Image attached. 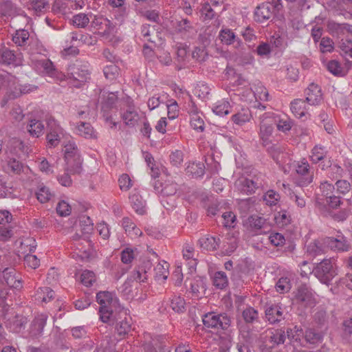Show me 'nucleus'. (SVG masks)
Masks as SVG:
<instances>
[{"label": "nucleus", "mask_w": 352, "mask_h": 352, "mask_svg": "<svg viewBox=\"0 0 352 352\" xmlns=\"http://www.w3.org/2000/svg\"><path fill=\"white\" fill-rule=\"evenodd\" d=\"M202 320L205 327L218 333L228 331L232 324L231 318L225 313L209 312L204 316Z\"/></svg>", "instance_id": "1"}, {"label": "nucleus", "mask_w": 352, "mask_h": 352, "mask_svg": "<svg viewBox=\"0 0 352 352\" xmlns=\"http://www.w3.org/2000/svg\"><path fill=\"white\" fill-rule=\"evenodd\" d=\"M65 160L67 166V170L72 173H80L82 171V160L75 144L69 143L65 146Z\"/></svg>", "instance_id": "2"}, {"label": "nucleus", "mask_w": 352, "mask_h": 352, "mask_svg": "<svg viewBox=\"0 0 352 352\" xmlns=\"http://www.w3.org/2000/svg\"><path fill=\"white\" fill-rule=\"evenodd\" d=\"M259 132L260 140L263 146H267L271 144L270 137L273 132L272 113L265 112L259 115Z\"/></svg>", "instance_id": "3"}, {"label": "nucleus", "mask_w": 352, "mask_h": 352, "mask_svg": "<svg viewBox=\"0 0 352 352\" xmlns=\"http://www.w3.org/2000/svg\"><path fill=\"white\" fill-rule=\"evenodd\" d=\"M312 273L322 283L329 285L337 273L329 259H323L312 270Z\"/></svg>", "instance_id": "4"}, {"label": "nucleus", "mask_w": 352, "mask_h": 352, "mask_svg": "<svg viewBox=\"0 0 352 352\" xmlns=\"http://www.w3.org/2000/svg\"><path fill=\"white\" fill-rule=\"evenodd\" d=\"M47 146L49 148L57 146L63 135V129L54 118H50L47 120Z\"/></svg>", "instance_id": "5"}, {"label": "nucleus", "mask_w": 352, "mask_h": 352, "mask_svg": "<svg viewBox=\"0 0 352 352\" xmlns=\"http://www.w3.org/2000/svg\"><path fill=\"white\" fill-rule=\"evenodd\" d=\"M71 83L76 87H80L90 78V72L86 65H73L69 67Z\"/></svg>", "instance_id": "6"}, {"label": "nucleus", "mask_w": 352, "mask_h": 352, "mask_svg": "<svg viewBox=\"0 0 352 352\" xmlns=\"http://www.w3.org/2000/svg\"><path fill=\"white\" fill-rule=\"evenodd\" d=\"M237 191L242 195H252L256 190L262 186V182L258 178L239 177L234 183Z\"/></svg>", "instance_id": "7"}, {"label": "nucleus", "mask_w": 352, "mask_h": 352, "mask_svg": "<svg viewBox=\"0 0 352 352\" xmlns=\"http://www.w3.org/2000/svg\"><path fill=\"white\" fill-rule=\"evenodd\" d=\"M324 243L331 250L336 252H346L350 248L347 239L340 231L335 236L327 237Z\"/></svg>", "instance_id": "8"}, {"label": "nucleus", "mask_w": 352, "mask_h": 352, "mask_svg": "<svg viewBox=\"0 0 352 352\" xmlns=\"http://www.w3.org/2000/svg\"><path fill=\"white\" fill-rule=\"evenodd\" d=\"M296 173L301 177L300 186H304L311 184L313 181V173L310 170V166L307 161L303 159L296 166Z\"/></svg>", "instance_id": "9"}, {"label": "nucleus", "mask_w": 352, "mask_h": 352, "mask_svg": "<svg viewBox=\"0 0 352 352\" xmlns=\"http://www.w3.org/2000/svg\"><path fill=\"white\" fill-rule=\"evenodd\" d=\"M21 54H15L13 50L8 48L0 51V64L4 65L19 66L22 65Z\"/></svg>", "instance_id": "10"}, {"label": "nucleus", "mask_w": 352, "mask_h": 352, "mask_svg": "<svg viewBox=\"0 0 352 352\" xmlns=\"http://www.w3.org/2000/svg\"><path fill=\"white\" fill-rule=\"evenodd\" d=\"M274 13V6L271 3H263L258 6L254 10V20L259 23H263L269 20Z\"/></svg>", "instance_id": "11"}, {"label": "nucleus", "mask_w": 352, "mask_h": 352, "mask_svg": "<svg viewBox=\"0 0 352 352\" xmlns=\"http://www.w3.org/2000/svg\"><path fill=\"white\" fill-rule=\"evenodd\" d=\"M31 63L34 68L42 74L52 76L54 73V67L52 62L45 58H31Z\"/></svg>", "instance_id": "12"}, {"label": "nucleus", "mask_w": 352, "mask_h": 352, "mask_svg": "<svg viewBox=\"0 0 352 352\" xmlns=\"http://www.w3.org/2000/svg\"><path fill=\"white\" fill-rule=\"evenodd\" d=\"M294 298L305 305H311L314 303V298L312 290L305 284L299 285L294 292Z\"/></svg>", "instance_id": "13"}, {"label": "nucleus", "mask_w": 352, "mask_h": 352, "mask_svg": "<svg viewBox=\"0 0 352 352\" xmlns=\"http://www.w3.org/2000/svg\"><path fill=\"white\" fill-rule=\"evenodd\" d=\"M47 316L44 314L37 315L31 323L29 334L32 338H38L43 334L46 324Z\"/></svg>", "instance_id": "14"}, {"label": "nucleus", "mask_w": 352, "mask_h": 352, "mask_svg": "<svg viewBox=\"0 0 352 352\" xmlns=\"http://www.w3.org/2000/svg\"><path fill=\"white\" fill-rule=\"evenodd\" d=\"M73 239L74 241H79L80 240V237L78 234H76L73 236ZM81 241H82L78 242L75 244L76 245V249L78 250L77 255L80 258L81 260L88 259L91 256V242L88 239L87 236H85L81 239Z\"/></svg>", "instance_id": "15"}, {"label": "nucleus", "mask_w": 352, "mask_h": 352, "mask_svg": "<svg viewBox=\"0 0 352 352\" xmlns=\"http://www.w3.org/2000/svg\"><path fill=\"white\" fill-rule=\"evenodd\" d=\"M91 25L98 30H101L103 34H109L113 29L112 23L101 15L93 14Z\"/></svg>", "instance_id": "16"}, {"label": "nucleus", "mask_w": 352, "mask_h": 352, "mask_svg": "<svg viewBox=\"0 0 352 352\" xmlns=\"http://www.w3.org/2000/svg\"><path fill=\"white\" fill-rule=\"evenodd\" d=\"M118 320L115 322L116 329L119 336H125L131 329V318L126 317V311H121L118 314Z\"/></svg>", "instance_id": "17"}, {"label": "nucleus", "mask_w": 352, "mask_h": 352, "mask_svg": "<svg viewBox=\"0 0 352 352\" xmlns=\"http://www.w3.org/2000/svg\"><path fill=\"white\" fill-rule=\"evenodd\" d=\"M306 101L310 105H317L322 100L320 87L314 83L309 85L306 90Z\"/></svg>", "instance_id": "18"}, {"label": "nucleus", "mask_w": 352, "mask_h": 352, "mask_svg": "<svg viewBox=\"0 0 352 352\" xmlns=\"http://www.w3.org/2000/svg\"><path fill=\"white\" fill-rule=\"evenodd\" d=\"M265 317L271 324L280 321L283 318L281 307L277 304H267Z\"/></svg>", "instance_id": "19"}, {"label": "nucleus", "mask_w": 352, "mask_h": 352, "mask_svg": "<svg viewBox=\"0 0 352 352\" xmlns=\"http://www.w3.org/2000/svg\"><path fill=\"white\" fill-rule=\"evenodd\" d=\"M100 98L102 111H107L115 106L118 99V92L103 91Z\"/></svg>", "instance_id": "20"}, {"label": "nucleus", "mask_w": 352, "mask_h": 352, "mask_svg": "<svg viewBox=\"0 0 352 352\" xmlns=\"http://www.w3.org/2000/svg\"><path fill=\"white\" fill-rule=\"evenodd\" d=\"M219 38L221 41L226 45H234L235 47H239L241 45V41L236 38L234 32L228 28L222 29L219 32Z\"/></svg>", "instance_id": "21"}, {"label": "nucleus", "mask_w": 352, "mask_h": 352, "mask_svg": "<svg viewBox=\"0 0 352 352\" xmlns=\"http://www.w3.org/2000/svg\"><path fill=\"white\" fill-rule=\"evenodd\" d=\"M174 27L176 32L183 36H187L194 30L192 22L186 18L177 19L174 23Z\"/></svg>", "instance_id": "22"}, {"label": "nucleus", "mask_w": 352, "mask_h": 352, "mask_svg": "<svg viewBox=\"0 0 352 352\" xmlns=\"http://www.w3.org/2000/svg\"><path fill=\"white\" fill-rule=\"evenodd\" d=\"M220 242L219 237L210 235H205L199 240L200 246L209 251L216 250L219 248Z\"/></svg>", "instance_id": "23"}, {"label": "nucleus", "mask_w": 352, "mask_h": 352, "mask_svg": "<svg viewBox=\"0 0 352 352\" xmlns=\"http://www.w3.org/2000/svg\"><path fill=\"white\" fill-rule=\"evenodd\" d=\"M10 152L12 154L20 155L21 153H28L29 148L19 139H11L7 146Z\"/></svg>", "instance_id": "24"}, {"label": "nucleus", "mask_w": 352, "mask_h": 352, "mask_svg": "<svg viewBox=\"0 0 352 352\" xmlns=\"http://www.w3.org/2000/svg\"><path fill=\"white\" fill-rule=\"evenodd\" d=\"M129 201L134 210L140 214H144L146 212L145 201L138 192H133L129 196Z\"/></svg>", "instance_id": "25"}, {"label": "nucleus", "mask_w": 352, "mask_h": 352, "mask_svg": "<svg viewBox=\"0 0 352 352\" xmlns=\"http://www.w3.org/2000/svg\"><path fill=\"white\" fill-rule=\"evenodd\" d=\"M176 61L177 70H181L188 66L189 57L188 56V48L186 46L180 45L177 47L176 52Z\"/></svg>", "instance_id": "26"}, {"label": "nucleus", "mask_w": 352, "mask_h": 352, "mask_svg": "<svg viewBox=\"0 0 352 352\" xmlns=\"http://www.w3.org/2000/svg\"><path fill=\"white\" fill-rule=\"evenodd\" d=\"M44 129L42 122L36 119L30 120L26 126L30 135L34 138L41 136L44 133Z\"/></svg>", "instance_id": "27"}, {"label": "nucleus", "mask_w": 352, "mask_h": 352, "mask_svg": "<svg viewBox=\"0 0 352 352\" xmlns=\"http://www.w3.org/2000/svg\"><path fill=\"white\" fill-rule=\"evenodd\" d=\"M30 33L25 29H19L12 34V41L18 47H25L29 43Z\"/></svg>", "instance_id": "28"}, {"label": "nucleus", "mask_w": 352, "mask_h": 352, "mask_svg": "<svg viewBox=\"0 0 352 352\" xmlns=\"http://www.w3.org/2000/svg\"><path fill=\"white\" fill-rule=\"evenodd\" d=\"M24 168L23 163L15 158H10L7 161L5 170L10 175H16L21 174L24 171Z\"/></svg>", "instance_id": "29"}, {"label": "nucleus", "mask_w": 352, "mask_h": 352, "mask_svg": "<svg viewBox=\"0 0 352 352\" xmlns=\"http://www.w3.org/2000/svg\"><path fill=\"white\" fill-rule=\"evenodd\" d=\"M28 320L23 316L16 315L12 319H10L7 322V327L10 330L15 333H19L24 329L25 324L27 323Z\"/></svg>", "instance_id": "30"}, {"label": "nucleus", "mask_w": 352, "mask_h": 352, "mask_svg": "<svg viewBox=\"0 0 352 352\" xmlns=\"http://www.w3.org/2000/svg\"><path fill=\"white\" fill-rule=\"evenodd\" d=\"M76 129L78 135L86 139H96L97 138L95 130L89 123L80 122Z\"/></svg>", "instance_id": "31"}, {"label": "nucleus", "mask_w": 352, "mask_h": 352, "mask_svg": "<svg viewBox=\"0 0 352 352\" xmlns=\"http://www.w3.org/2000/svg\"><path fill=\"white\" fill-rule=\"evenodd\" d=\"M93 17L92 13H79L73 16L72 24L77 28H85L91 21Z\"/></svg>", "instance_id": "32"}, {"label": "nucleus", "mask_w": 352, "mask_h": 352, "mask_svg": "<svg viewBox=\"0 0 352 352\" xmlns=\"http://www.w3.org/2000/svg\"><path fill=\"white\" fill-rule=\"evenodd\" d=\"M96 300L100 305V307H108L113 306L116 302L112 293L109 292H100L96 294Z\"/></svg>", "instance_id": "33"}, {"label": "nucleus", "mask_w": 352, "mask_h": 352, "mask_svg": "<svg viewBox=\"0 0 352 352\" xmlns=\"http://www.w3.org/2000/svg\"><path fill=\"white\" fill-rule=\"evenodd\" d=\"M99 314L100 320L104 323L113 325L115 322L118 320V317L113 312L112 306L104 308L100 307Z\"/></svg>", "instance_id": "34"}, {"label": "nucleus", "mask_w": 352, "mask_h": 352, "mask_svg": "<svg viewBox=\"0 0 352 352\" xmlns=\"http://www.w3.org/2000/svg\"><path fill=\"white\" fill-rule=\"evenodd\" d=\"M186 173L192 177H201L205 173V166L201 162L190 163L186 168Z\"/></svg>", "instance_id": "35"}, {"label": "nucleus", "mask_w": 352, "mask_h": 352, "mask_svg": "<svg viewBox=\"0 0 352 352\" xmlns=\"http://www.w3.org/2000/svg\"><path fill=\"white\" fill-rule=\"evenodd\" d=\"M122 118L126 125L129 126H134L138 123L140 116L134 108L130 107L126 111L122 113Z\"/></svg>", "instance_id": "36"}, {"label": "nucleus", "mask_w": 352, "mask_h": 352, "mask_svg": "<svg viewBox=\"0 0 352 352\" xmlns=\"http://www.w3.org/2000/svg\"><path fill=\"white\" fill-rule=\"evenodd\" d=\"M169 264L166 261L159 262L154 268L155 277L157 280H165L169 274Z\"/></svg>", "instance_id": "37"}, {"label": "nucleus", "mask_w": 352, "mask_h": 352, "mask_svg": "<svg viewBox=\"0 0 352 352\" xmlns=\"http://www.w3.org/2000/svg\"><path fill=\"white\" fill-rule=\"evenodd\" d=\"M212 111L219 116L228 115L231 112L230 102L224 99L217 101L212 107Z\"/></svg>", "instance_id": "38"}, {"label": "nucleus", "mask_w": 352, "mask_h": 352, "mask_svg": "<svg viewBox=\"0 0 352 352\" xmlns=\"http://www.w3.org/2000/svg\"><path fill=\"white\" fill-rule=\"evenodd\" d=\"M290 109L296 118H300L305 116L306 104L302 99H296L292 101Z\"/></svg>", "instance_id": "39"}, {"label": "nucleus", "mask_w": 352, "mask_h": 352, "mask_svg": "<svg viewBox=\"0 0 352 352\" xmlns=\"http://www.w3.org/2000/svg\"><path fill=\"white\" fill-rule=\"evenodd\" d=\"M28 50L30 55V58L38 57V55H43L46 52L44 46L37 40H31L29 42Z\"/></svg>", "instance_id": "40"}, {"label": "nucleus", "mask_w": 352, "mask_h": 352, "mask_svg": "<svg viewBox=\"0 0 352 352\" xmlns=\"http://www.w3.org/2000/svg\"><path fill=\"white\" fill-rule=\"evenodd\" d=\"M328 29L333 34L337 35L344 34L346 32H350L352 31V26L346 23H338L334 21H330L327 25Z\"/></svg>", "instance_id": "41"}, {"label": "nucleus", "mask_w": 352, "mask_h": 352, "mask_svg": "<svg viewBox=\"0 0 352 352\" xmlns=\"http://www.w3.org/2000/svg\"><path fill=\"white\" fill-rule=\"evenodd\" d=\"M54 298V292L48 287L39 288L36 293V300L48 302Z\"/></svg>", "instance_id": "42"}, {"label": "nucleus", "mask_w": 352, "mask_h": 352, "mask_svg": "<svg viewBox=\"0 0 352 352\" xmlns=\"http://www.w3.org/2000/svg\"><path fill=\"white\" fill-rule=\"evenodd\" d=\"M122 226L131 236H140L142 234L141 230L137 228L134 222L129 217H124L122 220Z\"/></svg>", "instance_id": "43"}, {"label": "nucleus", "mask_w": 352, "mask_h": 352, "mask_svg": "<svg viewBox=\"0 0 352 352\" xmlns=\"http://www.w3.org/2000/svg\"><path fill=\"white\" fill-rule=\"evenodd\" d=\"M205 279L197 276L190 280L189 285L191 292L195 294H199L206 290Z\"/></svg>", "instance_id": "44"}, {"label": "nucleus", "mask_w": 352, "mask_h": 352, "mask_svg": "<svg viewBox=\"0 0 352 352\" xmlns=\"http://www.w3.org/2000/svg\"><path fill=\"white\" fill-rule=\"evenodd\" d=\"M212 282L214 286L220 289L226 288L228 285V277L226 273L221 271L215 272Z\"/></svg>", "instance_id": "45"}, {"label": "nucleus", "mask_w": 352, "mask_h": 352, "mask_svg": "<svg viewBox=\"0 0 352 352\" xmlns=\"http://www.w3.org/2000/svg\"><path fill=\"white\" fill-rule=\"evenodd\" d=\"M170 307L175 313H184L186 311L185 300L179 296H175L170 300Z\"/></svg>", "instance_id": "46"}, {"label": "nucleus", "mask_w": 352, "mask_h": 352, "mask_svg": "<svg viewBox=\"0 0 352 352\" xmlns=\"http://www.w3.org/2000/svg\"><path fill=\"white\" fill-rule=\"evenodd\" d=\"M36 195L37 199L42 204L47 203L53 197L50 188L45 186H40Z\"/></svg>", "instance_id": "47"}, {"label": "nucleus", "mask_w": 352, "mask_h": 352, "mask_svg": "<svg viewBox=\"0 0 352 352\" xmlns=\"http://www.w3.org/2000/svg\"><path fill=\"white\" fill-rule=\"evenodd\" d=\"M148 276L146 271L142 267L135 269L131 273L129 280L138 283H144L147 280Z\"/></svg>", "instance_id": "48"}, {"label": "nucleus", "mask_w": 352, "mask_h": 352, "mask_svg": "<svg viewBox=\"0 0 352 352\" xmlns=\"http://www.w3.org/2000/svg\"><path fill=\"white\" fill-rule=\"evenodd\" d=\"M322 335L313 329H308L305 333L306 341L310 344H316L322 340Z\"/></svg>", "instance_id": "49"}, {"label": "nucleus", "mask_w": 352, "mask_h": 352, "mask_svg": "<svg viewBox=\"0 0 352 352\" xmlns=\"http://www.w3.org/2000/svg\"><path fill=\"white\" fill-rule=\"evenodd\" d=\"M119 72L120 69L115 63L108 65L103 69L105 78L110 80L116 79L119 76Z\"/></svg>", "instance_id": "50"}, {"label": "nucleus", "mask_w": 352, "mask_h": 352, "mask_svg": "<svg viewBox=\"0 0 352 352\" xmlns=\"http://www.w3.org/2000/svg\"><path fill=\"white\" fill-rule=\"evenodd\" d=\"M327 68L329 72L335 76H344L346 72L342 69L340 64L336 60H331L327 65Z\"/></svg>", "instance_id": "51"}, {"label": "nucleus", "mask_w": 352, "mask_h": 352, "mask_svg": "<svg viewBox=\"0 0 352 352\" xmlns=\"http://www.w3.org/2000/svg\"><path fill=\"white\" fill-rule=\"evenodd\" d=\"M306 248L307 254L311 256H316L323 253L322 244L316 240L310 242Z\"/></svg>", "instance_id": "52"}, {"label": "nucleus", "mask_w": 352, "mask_h": 352, "mask_svg": "<svg viewBox=\"0 0 352 352\" xmlns=\"http://www.w3.org/2000/svg\"><path fill=\"white\" fill-rule=\"evenodd\" d=\"M280 198V195L274 190H267L263 197L266 204L270 206L276 205Z\"/></svg>", "instance_id": "53"}, {"label": "nucleus", "mask_w": 352, "mask_h": 352, "mask_svg": "<svg viewBox=\"0 0 352 352\" xmlns=\"http://www.w3.org/2000/svg\"><path fill=\"white\" fill-rule=\"evenodd\" d=\"M327 153V152L324 147L316 146L311 151V160L316 164L323 160L326 157Z\"/></svg>", "instance_id": "54"}, {"label": "nucleus", "mask_w": 352, "mask_h": 352, "mask_svg": "<svg viewBox=\"0 0 352 352\" xmlns=\"http://www.w3.org/2000/svg\"><path fill=\"white\" fill-rule=\"evenodd\" d=\"M340 50L342 55L346 60H348L349 58H352V40L348 38L342 39Z\"/></svg>", "instance_id": "55"}, {"label": "nucleus", "mask_w": 352, "mask_h": 352, "mask_svg": "<svg viewBox=\"0 0 352 352\" xmlns=\"http://www.w3.org/2000/svg\"><path fill=\"white\" fill-rule=\"evenodd\" d=\"M258 311L252 307H248L242 312V316L245 322L252 323L258 319Z\"/></svg>", "instance_id": "56"}, {"label": "nucleus", "mask_w": 352, "mask_h": 352, "mask_svg": "<svg viewBox=\"0 0 352 352\" xmlns=\"http://www.w3.org/2000/svg\"><path fill=\"white\" fill-rule=\"evenodd\" d=\"M275 221L280 226H285L290 223L291 218L286 210L278 212L274 217Z\"/></svg>", "instance_id": "57"}, {"label": "nucleus", "mask_w": 352, "mask_h": 352, "mask_svg": "<svg viewBox=\"0 0 352 352\" xmlns=\"http://www.w3.org/2000/svg\"><path fill=\"white\" fill-rule=\"evenodd\" d=\"M291 289L290 280L287 277H281L276 284V289L280 294L289 292Z\"/></svg>", "instance_id": "58"}, {"label": "nucleus", "mask_w": 352, "mask_h": 352, "mask_svg": "<svg viewBox=\"0 0 352 352\" xmlns=\"http://www.w3.org/2000/svg\"><path fill=\"white\" fill-rule=\"evenodd\" d=\"M81 283L86 287H89L96 281L95 274L90 270H84L80 275Z\"/></svg>", "instance_id": "59"}, {"label": "nucleus", "mask_w": 352, "mask_h": 352, "mask_svg": "<svg viewBox=\"0 0 352 352\" xmlns=\"http://www.w3.org/2000/svg\"><path fill=\"white\" fill-rule=\"evenodd\" d=\"M208 56V53L204 47H195L192 52V58L197 62H204Z\"/></svg>", "instance_id": "60"}, {"label": "nucleus", "mask_w": 352, "mask_h": 352, "mask_svg": "<svg viewBox=\"0 0 352 352\" xmlns=\"http://www.w3.org/2000/svg\"><path fill=\"white\" fill-rule=\"evenodd\" d=\"M256 51L258 56L269 58L272 50L269 43L262 42L258 45Z\"/></svg>", "instance_id": "61"}, {"label": "nucleus", "mask_w": 352, "mask_h": 352, "mask_svg": "<svg viewBox=\"0 0 352 352\" xmlns=\"http://www.w3.org/2000/svg\"><path fill=\"white\" fill-rule=\"evenodd\" d=\"M250 113L248 111L239 112L232 116V120L235 124L242 125L250 120Z\"/></svg>", "instance_id": "62"}, {"label": "nucleus", "mask_w": 352, "mask_h": 352, "mask_svg": "<svg viewBox=\"0 0 352 352\" xmlns=\"http://www.w3.org/2000/svg\"><path fill=\"white\" fill-rule=\"evenodd\" d=\"M333 42L329 37H323L320 43V50L322 53L331 52L333 50Z\"/></svg>", "instance_id": "63"}, {"label": "nucleus", "mask_w": 352, "mask_h": 352, "mask_svg": "<svg viewBox=\"0 0 352 352\" xmlns=\"http://www.w3.org/2000/svg\"><path fill=\"white\" fill-rule=\"evenodd\" d=\"M201 13L204 20H211L215 16V12L208 3L203 5Z\"/></svg>", "instance_id": "64"}]
</instances>
